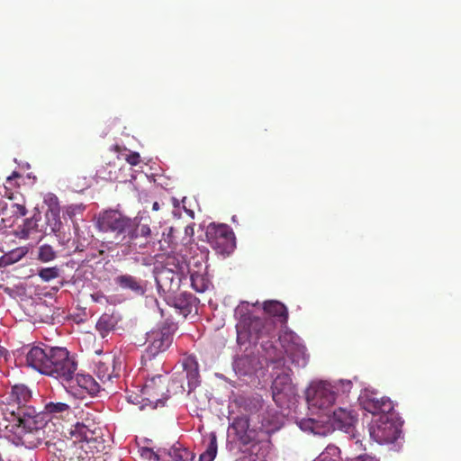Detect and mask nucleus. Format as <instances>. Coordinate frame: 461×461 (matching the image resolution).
Returning <instances> with one entry per match:
<instances>
[{"label":"nucleus","instance_id":"obj_1","mask_svg":"<svg viewBox=\"0 0 461 461\" xmlns=\"http://www.w3.org/2000/svg\"><path fill=\"white\" fill-rule=\"evenodd\" d=\"M28 366L47 375H51L64 382H72L77 368V363L66 348L32 347L25 355Z\"/></svg>","mask_w":461,"mask_h":461},{"label":"nucleus","instance_id":"obj_2","mask_svg":"<svg viewBox=\"0 0 461 461\" xmlns=\"http://www.w3.org/2000/svg\"><path fill=\"white\" fill-rule=\"evenodd\" d=\"M12 421L14 422L17 443L27 448H35L44 441L46 423L35 410H29L23 415L17 413L16 420Z\"/></svg>","mask_w":461,"mask_h":461},{"label":"nucleus","instance_id":"obj_3","mask_svg":"<svg viewBox=\"0 0 461 461\" xmlns=\"http://www.w3.org/2000/svg\"><path fill=\"white\" fill-rule=\"evenodd\" d=\"M162 371L150 368L149 375L142 366V373L146 375V382L141 388V402L143 406L157 409L165 406V402L170 397L172 391L168 388V378Z\"/></svg>","mask_w":461,"mask_h":461},{"label":"nucleus","instance_id":"obj_4","mask_svg":"<svg viewBox=\"0 0 461 461\" xmlns=\"http://www.w3.org/2000/svg\"><path fill=\"white\" fill-rule=\"evenodd\" d=\"M130 224L131 217L116 209L101 211L95 221L98 231L111 236L116 245H124Z\"/></svg>","mask_w":461,"mask_h":461},{"label":"nucleus","instance_id":"obj_5","mask_svg":"<svg viewBox=\"0 0 461 461\" xmlns=\"http://www.w3.org/2000/svg\"><path fill=\"white\" fill-rule=\"evenodd\" d=\"M148 347L142 356L144 370L149 374L150 368L163 371V361L156 357L164 352L172 344V336L167 330H153L148 336Z\"/></svg>","mask_w":461,"mask_h":461},{"label":"nucleus","instance_id":"obj_6","mask_svg":"<svg viewBox=\"0 0 461 461\" xmlns=\"http://www.w3.org/2000/svg\"><path fill=\"white\" fill-rule=\"evenodd\" d=\"M306 399L312 409L329 415L335 402L334 387L325 381L312 383L306 391Z\"/></svg>","mask_w":461,"mask_h":461},{"label":"nucleus","instance_id":"obj_7","mask_svg":"<svg viewBox=\"0 0 461 461\" xmlns=\"http://www.w3.org/2000/svg\"><path fill=\"white\" fill-rule=\"evenodd\" d=\"M205 235L208 243L219 254L229 255L235 249V236L229 225L210 223Z\"/></svg>","mask_w":461,"mask_h":461},{"label":"nucleus","instance_id":"obj_8","mask_svg":"<svg viewBox=\"0 0 461 461\" xmlns=\"http://www.w3.org/2000/svg\"><path fill=\"white\" fill-rule=\"evenodd\" d=\"M32 399V391L23 384H16L11 387L9 392V404L5 408V413H8L12 420H16L17 413L27 412L29 410H34L28 407L27 403Z\"/></svg>","mask_w":461,"mask_h":461},{"label":"nucleus","instance_id":"obj_9","mask_svg":"<svg viewBox=\"0 0 461 461\" xmlns=\"http://www.w3.org/2000/svg\"><path fill=\"white\" fill-rule=\"evenodd\" d=\"M402 429L398 422L389 416H380L370 429V436L379 444L393 443L401 436Z\"/></svg>","mask_w":461,"mask_h":461},{"label":"nucleus","instance_id":"obj_10","mask_svg":"<svg viewBox=\"0 0 461 461\" xmlns=\"http://www.w3.org/2000/svg\"><path fill=\"white\" fill-rule=\"evenodd\" d=\"M151 238V229L148 223H141L137 217L131 218L129 230L125 234L124 245L145 248Z\"/></svg>","mask_w":461,"mask_h":461},{"label":"nucleus","instance_id":"obj_11","mask_svg":"<svg viewBox=\"0 0 461 461\" xmlns=\"http://www.w3.org/2000/svg\"><path fill=\"white\" fill-rule=\"evenodd\" d=\"M182 277L167 268H156V283L164 298L178 290Z\"/></svg>","mask_w":461,"mask_h":461},{"label":"nucleus","instance_id":"obj_12","mask_svg":"<svg viewBox=\"0 0 461 461\" xmlns=\"http://www.w3.org/2000/svg\"><path fill=\"white\" fill-rule=\"evenodd\" d=\"M292 335H285L281 339L282 347L286 356L291 359L292 363L299 367H304L309 361V355L306 353V348L295 341H293Z\"/></svg>","mask_w":461,"mask_h":461},{"label":"nucleus","instance_id":"obj_13","mask_svg":"<svg viewBox=\"0 0 461 461\" xmlns=\"http://www.w3.org/2000/svg\"><path fill=\"white\" fill-rule=\"evenodd\" d=\"M52 203L49 205L48 210L45 212L46 226L41 228V232L45 235L51 233L57 234L62 228V221L60 219V207L57 196L50 197Z\"/></svg>","mask_w":461,"mask_h":461},{"label":"nucleus","instance_id":"obj_14","mask_svg":"<svg viewBox=\"0 0 461 461\" xmlns=\"http://www.w3.org/2000/svg\"><path fill=\"white\" fill-rule=\"evenodd\" d=\"M164 299H166L167 304L171 305V307L176 309L179 314L184 317L188 316L192 312L197 301L194 295L186 292L180 293L176 295L169 294Z\"/></svg>","mask_w":461,"mask_h":461},{"label":"nucleus","instance_id":"obj_15","mask_svg":"<svg viewBox=\"0 0 461 461\" xmlns=\"http://www.w3.org/2000/svg\"><path fill=\"white\" fill-rule=\"evenodd\" d=\"M276 332V323L272 318H252L249 322V334L255 339L271 338Z\"/></svg>","mask_w":461,"mask_h":461},{"label":"nucleus","instance_id":"obj_16","mask_svg":"<svg viewBox=\"0 0 461 461\" xmlns=\"http://www.w3.org/2000/svg\"><path fill=\"white\" fill-rule=\"evenodd\" d=\"M364 410L373 415L389 416L394 405L388 397L367 396L362 402Z\"/></svg>","mask_w":461,"mask_h":461},{"label":"nucleus","instance_id":"obj_17","mask_svg":"<svg viewBox=\"0 0 461 461\" xmlns=\"http://www.w3.org/2000/svg\"><path fill=\"white\" fill-rule=\"evenodd\" d=\"M244 447L236 461H266L268 453L267 443L255 441Z\"/></svg>","mask_w":461,"mask_h":461},{"label":"nucleus","instance_id":"obj_18","mask_svg":"<svg viewBox=\"0 0 461 461\" xmlns=\"http://www.w3.org/2000/svg\"><path fill=\"white\" fill-rule=\"evenodd\" d=\"M231 429L234 430L238 439L244 446L255 442V431L249 428V420L246 416L237 417L232 424Z\"/></svg>","mask_w":461,"mask_h":461},{"label":"nucleus","instance_id":"obj_19","mask_svg":"<svg viewBox=\"0 0 461 461\" xmlns=\"http://www.w3.org/2000/svg\"><path fill=\"white\" fill-rule=\"evenodd\" d=\"M356 421V415L350 410L339 408L333 411V425L339 429L349 432Z\"/></svg>","mask_w":461,"mask_h":461},{"label":"nucleus","instance_id":"obj_20","mask_svg":"<svg viewBox=\"0 0 461 461\" xmlns=\"http://www.w3.org/2000/svg\"><path fill=\"white\" fill-rule=\"evenodd\" d=\"M187 379L188 393L200 384L198 363L193 357L186 358L183 363Z\"/></svg>","mask_w":461,"mask_h":461},{"label":"nucleus","instance_id":"obj_21","mask_svg":"<svg viewBox=\"0 0 461 461\" xmlns=\"http://www.w3.org/2000/svg\"><path fill=\"white\" fill-rule=\"evenodd\" d=\"M66 383L68 384L69 386H74V384H77L91 395H94V393H96L100 390L99 383L89 374L78 373L76 375H74V380L72 382Z\"/></svg>","mask_w":461,"mask_h":461},{"label":"nucleus","instance_id":"obj_22","mask_svg":"<svg viewBox=\"0 0 461 461\" xmlns=\"http://www.w3.org/2000/svg\"><path fill=\"white\" fill-rule=\"evenodd\" d=\"M44 413L52 419H66L72 414V409L65 402H50L45 405Z\"/></svg>","mask_w":461,"mask_h":461},{"label":"nucleus","instance_id":"obj_23","mask_svg":"<svg viewBox=\"0 0 461 461\" xmlns=\"http://www.w3.org/2000/svg\"><path fill=\"white\" fill-rule=\"evenodd\" d=\"M96 375L104 385L112 383L113 379L118 376L114 370V360L98 362L96 366Z\"/></svg>","mask_w":461,"mask_h":461},{"label":"nucleus","instance_id":"obj_24","mask_svg":"<svg viewBox=\"0 0 461 461\" xmlns=\"http://www.w3.org/2000/svg\"><path fill=\"white\" fill-rule=\"evenodd\" d=\"M114 281L120 287L130 289L137 294H144L145 293V287L141 282L131 275L118 276Z\"/></svg>","mask_w":461,"mask_h":461},{"label":"nucleus","instance_id":"obj_25","mask_svg":"<svg viewBox=\"0 0 461 461\" xmlns=\"http://www.w3.org/2000/svg\"><path fill=\"white\" fill-rule=\"evenodd\" d=\"M263 310L267 312L268 315L273 317H278L280 318V321L282 322H286L288 318V312L287 308L285 306L284 303L270 300L266 301L263 304Z\"/></svg>","mask_w":461,"mask_h":461},{"label":"nucleus","instance_id":"obj_26","mask_svg":"<svg viewBox=\"0 0 461 461\" xmlns=\"http://www.w3.org/2000/svg\"><path fill=\"white\" fill-rule=\"evenodd\" d=\"M2 206L5 207L2 210V216L5 217V220L13 219V221H14L27 213V209L24 203H12L8 204L2 202Z\"/></svg>","mask_w":461,"mask_h":461},{"label":"nucleus","instance_id":"obj_27","mask_svg":"<svg viewBox=\"0 0 461 461\" xmlns=\"http://www.w3.org/2000/svg\"><path fill=\"white\" fill-rule=\"evenodd\" d=\"M160 268H167L172 272L178 274V276H184L185 271L187 270V265L184 258L181 257L167 256L166 258V262H164L163 267Z\"/></svg>","mask_w":461,"mask_h":461},{"label":"nucleus","instance_id":"obj_28","mask_svg":"<svg viewBox=\"0 0 461 461\" xmlns=\"http://www.w3.org/2000/svg\"><path fill=\"white\" fill-rule=\"evenodd\" d=\"M33 232H41V229H39L38 225V218L36 215L26 218L23 221V224L19 227L18 236L21 239H28Z\"/></svg>","mask_w":461,"mask_h":461},{"label":"nucleus","instance_id":"obj_29","mask_svg":"<svg viewBox=\"0 0 461 461\" xmlns=\"http://www.w3.org/2000/svg\"><path fill=\"white\" fill-rule=\"evenodd\" d=\"M116 325L114 318L108 314L102 315L96 322L95 329L102 338H105Z\"/></svg>","mask_w":461,"mask_h":461},{"label":"nucleus","instance_id":"obj_30","mask_svg":"<svg viewBox=\"0 0 461 461\" xmlns=\"http://www.w3.org/2000/svg\"><path fill=\"white\" fill-rule=\"evenodd\" d=\"M218 451L217 437L214 433L210 435V442L206 449L200 455L199 461H213Z\"/></svg>","mask_w":461,"mask_h":461},{"label":"nucleus","instance_id":"obj_31","mask_svg":"<svg viewBox=\"0 0 461 461\" xmlns=\"http://www.w3.org/2000/svg\"><path fill=\"white\" fill-rule=\"evenodd\" d=\"M28 250L24 247L16 248L7 253H5L1 258V263L4 265H11L21 260Z\"/></svg>","mask_w":461,"mask_h":461},{"label":"nucleus","instance_id":"obj_32","mask_svg":"<svg viewBox=\"0 0 461 461\" xmlns=\"http://www.w3.org/2000/svg\"><path fill=\"white\" fill-rule=\"evenodd\" d=\"M117 167L114 164L108 163L106 166H101L96 170L97 177L106 180L113 181L117 178Z\"/></svg>","mask_w":461,"mask_h":461},{"label":"nucleus","instance_id":"obj_33","mask_svg":"<svg viewBox=\"0 0 461 461\" xmlns=\"http://www.w3.org/2000/svg\"><path fill=\"white\" fill-rule=\"evenodd\" d=\"M339 448L335 445H328L314 461H339Z\"/></svg>","mask_w":461,"mask_h":461},{"label":"nucleus","instance_id":"obj_34","mask_svg":"<svg viewBox=\"0 0 461 461\" xmlns=\"http://www.w3.org/2000/svg\"><path fill=\"white\" fill-rule=\"evenodd\" d=\"M191 286L198 293H203L207 290L209 282L203 275L199 273H192L190 276Z\"/></svg>","mask_w":461,"mask_h":461},{"label":"nucleus","instance_id":"obj_35","mask_svg":"<svg viewBox=\"0 0 461 461\" xmlns=\"http://www.w3.org/2000/svg\"><path fill=\"white\" fill-rule=\"evenodd\" d=\"M169 454L174 461H192L194 458V454L185 447H174Z\"/></svg>","mask_w":461,"mask_h":461},{"label":"nucleus","instance_id":"obj_36","mask_svg":"<svg viewBox=\"0 0 461 461\" xmlns=\"http://www.w3.org/2000/svg\"><path fill=\"white\" fill-rule=\"evenodd\" d=\"M56 258V252L50 245H42L39 248L38 259L41 262H50Z\"/></svg>","mask_w":461,"mask_h":461},{"label":"nucleus","instance_id":"obj_37","mask_svg":"<svg viewBox=\"0 0 461 461\" xmlns=\"http://www.w3.org/2000/svg\"><path fill=\"white\" fill-rule=\"evenodd\" d=\"M38 276L45 282H49L59 276L58 267H44L39 270Z\"/></svg>","mask_w":461,"mask_h":461},{"label":"nucleus","instance_id":"obj_38","mask_svg":"<svg viewBox=\"0 0 461 461\" xmlns=\"http://www.w3.org/2000/svg\"><path fill=\"white\" fill-rule=\"evenodd\" d=\"M87 429V425L84 423L77 422L70 430L71 436L75 438L76 442H83L84 441V434Z\"/></svg>","mask_w":461,"mask_h":461},{"label":"nucleus","instance_id":"obj_39","mask_svg":"<svg viewBox=\"0 0 461 461\" xmlns=\"http://www.w3.org/2000/svg\"><path fill=\"white\" fill-rule=\"evenodd\" d=\"M290 383L291 382V378L288 376V375H284V376H280L278 375L275 381L273 382V389L274 390H276V392L278 393H281V391L283 390L282 387L279 386V384L281 383Z\"/></svg>","mask_w":461,"mask_h":461},{"label":"nucleus","instance_id":"obj_40","mask_svg":"<svg viewBox=\"0 0 461 461\" xmlns=\"http://www.w3.org/2000/svg\"><path fill=\"white\" fill-rule=\"evenodd\" d=\"M126 161L131 165V166H137L140 164V156L139 153L137 152H131L130 153L127 157H126Z\"/></svg>","mask_w":461,"mask_h":461},{"label":"nucleus","instance_id":"obj_41","mask_svg":"<svg viewBox=\"0 0 461 461\" xmlns=\"http://www.w3.org/2000/svg\"><path fill=\"white\" fill-rule=\"evenodd\" d=\"M338 385L340 387V390L346 393V392H349L352 388V382L350 380L341 379L338 382Z\"/></svg>","mask_w":461,"mask_h":461},{"label":"nucleus","instance_id":"obj_42","mask_svg":"<svg viewBox=\"0 0 461 461\" xmlns=\"http://www.w3.org/2000/svg\"><path fill=\"white\" fill-rule=\"evenodd\" d=\"M96 438V432L95 429H90V427H86V429L85 430V438H83V441L90 442L92 440H95Z\"/></svg>","mask_w":461,"mask_h":461},{"label":"nucleus","instance_id":"obj_43","mask_svg":"<svg viewBox=\"0 0 461 461\" xmlns=\"http://www.w3.org/2000/svg\"><path fill=\"white\" fill-rule=\"evenodd\" d=\"M171 388L173 390L172 393H176L177 392H183L185 389L177 377H175L171 381Z\"/></svg>","mask_w":461,"mask_h":461},{"label":"nucleus","instance_id":"obj_44","mask_svg":"<svg viewBox=\"0 0 461 461\" xmlns=\"http://www.w3.org/2000/svg\"><path fill=\"white\" fill-rule=\"evenodd\" d=\"M355 461H379V459L365 454L357 456Z\"/></svg>","mask_w":461,"mask_h":461},{"label":"nucleus","instance_id":"obj_45","mask_svg":"<svg viewBox=\"0 0 461 461\" xmlns=\"http://www.w3.org/2000/svg\"><path fill=\"white\" fill-rule=\"evenodd\" d=\"M76 210H77V207L76 206H73V205H70V206H68L66 208V213L70 217L72 218L75 213H76Z\"/></svg>","mask_w":461,"mask_h":461},{"label":"nucleus","instance_id":"obj_46","mask_svg":"<svg viewBox=\"0 0 461 461\" xmlns=\"http://www.w3.org/2000/svg\"><path fill=\"white\" fill-rule=\"evenodd\" d=\"M5 207L3 206V202H0V228L3 227V225L5 224V218L3 216V209Z\"/></svg>","mask_w":461,"mask_h":461},{"label":"nucleus","instance_id":"obj_47","mask_svg":"<svg viewBox=\"0 0 461 461\" xmlns=\"http://www.w3.org/2000/svg\"><path fill=\"white\" fill-rule=\"evenodd\" d=\"M249 362V358L248 357H241L236 362V366H240L241 365H245V363Z\"/></svg>","mask_w":461,"mask_h":461},{"label":"nucleus","instance_id":"obj_48","mask_svg":"<svg viewBox=\"0 0 461 461\" xmlns=\"http://www.w3.org/2000/svg\"><path fill=\"white\" fill-rule=\"evenodd\" d=\"M20 175L16 172H13L12 176L7 178V183L11 184L14 178L19 177Z\"/></svg>","mask_w":461,"mask_h":461},{"label":"nucleus","instance_id":"obj_49","mask_svg":"<svg viewBox=\"0 0 461 461\" xmlns=\"http://www.w3.org/2000/svg\"><path fill=\"white\" fill-rule=\"evenodd\" d=\"M152 209H153L154 211H158V210L160 209V204H159V203H158V202H154V203H153V205H152Z\"/></svg>","mask_w":461,"mask_h":461},{"label":"nucleus","instance_id":"obj_50","mask_svg":"<svg viewBox=\"0 0 461 461\" xmlns=\"http://www.w3.org/2000/svg\"><path fill=\"white\" fill-rule=\"evenodd\" d=\"M353 444L355 445L356 448H361L362 447V442L359 439L355 440L353 442Z\"/></svg>","mask_w":461,"mask_h":461},{"label":"nucleus","instance_id":"obj_51","mask_svg":"<svg viewBox=\"0 0 461 461\" xmlns=\"http://www.w3.org/2000/svg\"><path fill=\"white\" fill-rule=\"evenodd\" d=\"M5 196L8 197L10 200H13L14 199V195L12 193H9V192H5Z\"/></svg>","mask_w":461,"mask_h":461},{"label":"nucleus","instance_id":"obj_52","mask_svg":"<svg viewBox=\"0 0 461 461\" xmlns=\"http://www.w3.org/2000/svg\"><path fill=\"white\" fill-rule=\"evenodd\" d=\"M143 452H148V453H150V454H152V453H153V452H152V450H151V449H149V448H145V449H143Z\"/></svg>","mask_w":461,"mask_h":461},{"label":"nucleus","instance_id":"obj_53","mask_svg":"<svg viewBox=\"0 0 461 461\" xmlns=\"http://www.w3.org/2000/svg\"><path fill=\"white\" fill-rule=\"evenodd\" d=\"M174 205H177V201L176 198H172Z\"/></svg>","mask_w":461,"mask_h":461}]
</instances>
